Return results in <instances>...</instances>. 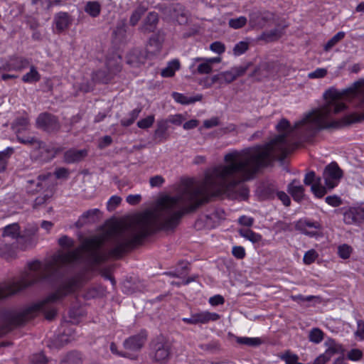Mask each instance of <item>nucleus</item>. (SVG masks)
Returning a JSON list of instances; mask_svg holds the SVG:
<instances>
[{
    "label": "nucleus",
    "mask_w": 364,
    "mask_h": 364,
    "mask_svg": "<svg viewBox=\"0 0 364 364\" xmlns=\"http://www.w3.org/2000/svg\"><path fill=\"white\" fill-rule=\"evenodd\" d=\"M180 68V63L178 60H173L168 63L166 68L161 70V75L164 77H169L174 75L175 72Z\"/></svg>",
    "instance_id": "obj_30"
},
{
    "label": "nucleus",
    "mask_w": 364,
    "mask_h": 364,
    "mask_svg": "<svg viewBox=\"0 0 364 364\" xmlns=\"http://www.w3.org/2000/svg\"><path fill=\"white\" fill-rule=\"evenodd\" d=\"M147 53L139 49L132 50L127 56V62L132 67H139L146 61Z\"/></svg>",
    "instance_id": "obj_13"
},
{
    "label": "nucleus",
    "mask_w": 364,
    "mask_h": 364,
    "mask_svg": "<svg viewBox=\"0 0 364 364\" xmlns=\"http://www.w3.org/2000/svg\"><path fill=\"white\" fill-rule=\"evenodd\" d=\"M36 126L48 133H57L61 127L58 117L48 112L41 113L37 117Z\"/></svg>",
    "instance_id": "obj_4"
},
{
    "label": "nucleus",
    "mask_w": 364,
    "mask_h": 364,
    "mask_svg": "<svg viewBox=\"0 0 364 364\" xmlns=\"http://www.w3.org/2000/svg\"><path fill=\"white\" fill-rule=\"evenodd\" d=\"M195 314L197 324L207 323L209 321H217L220 318V316L218 314L208 311L199 312Z\"/></svg>",
    "instance_id": "obj_23"
},
{
    "label": "nucleus",
    "mask_w": 364,
    "mask_h": 364,
    "mask_svg": "<svg viewBox=\"0 0 364 364\" xmlns=\"http://www.w3.org/2000/svg\"><path fill=\"white\" fill-rule=\"evenodd\" d=\"M173 97L177 102H179L182 105H188L198 101H200L203 98V96L202 95H197L195 97H186L183 94L173 92Z\"/></svg>",
    "instance_id": "obj_27"
},
{
    "label": "nucleus",
    "mask_w": 364,
    "mask_h": 364,
    "mask_svg": "<svg viewBox=\"0 0 364 364\" xmlns=\"http://www.w3.org/2000/svg\"><path fill=\"white\" fill-rule=\"evenodd\" d=\"M198 348L201 354H215L221 350L220 343L215 341H211L205 343H200L198 346Z\"/></svg>",
    "instance_id": "obj_19"
},
{
    "label": "nucleus",
    "mask_w": 364,
    "mask_h": 364,
    "mask_svg": "<svg viewBox=\"0 0 364 364\" xmlns=\"http://www.w3.org/2000/svg\"><path fill=\"white\" fill-rule=\"evenodd\" d=\"M154 122V116L149 115L147 117L139 120L137 122V126L140 129H147L151 127Z\"/></svg>",
    "instance_id": "obj_46"
},
{
    "label": "nucleus",
    "mask_w": 364,
    "mask_h": 364,
    "mask_svg": "<svg viewBox=\"0 0 364 364\" xmlns=\"http://www.w3.org/2000/svg\"><path fill=\"white\" fill-rule=\"evenodd\" d=\"M274 20V14L267 11H257L250 14L249 23L252 28H262L272 23Z\"/></svg>",
    "instance_id": "obj_6"
},
{
    "label": "nucleus",
    "mask_w": 364,
    "mask_h": 364,
    "mask_svg": "<svg viewBox=\"0 0 364 364\" xmlns=\"http://www.w3.org/2000/svg\"><path fill=\"white\" fill-rule=\"evenodd\" d=\"M219 124V120L218 117H213L210 119L205 120L203 122V126L206 129H210L214 127H216Z\"/></svg>",
    "instance_id": "obj_62"
},
{
    "label": "nucleus",
    "mask_w": 364,
    "mask_h": 364,
    "mask_svg": "<svg viewBox=\"0 0 364 364\" xmlns=\"http://www.w3.org/2000/svg\"><path fill=\"white\" fill-rule=\"evenodd\" d=\"M336 350L333 348H328L323 354L320 355L316 358L313 364H326L331 357L336 353Z\"/></svg>",
    "instance_id": "obj_35"
},
{
    "label": "nucleus",
    "mask_w": 364,
    "mask_h": 364,
    "mask_svg": "<svg viewBox=\"0 0 364 364\" xmlns=\"http://www.w3.org/2000/svg\"><path fill=\"white\" fill-rule=\"evenodd\" d=\"M110 350L113 354L117 355L119 356L129 358L131 359H136V356H132L130 353H122L117 350V346L114 343H112L110 344Z\"/></svg>",
    "instance_id": "obj_55"
},
{
    "label": "nucleus",
    "mask_w": 364,
    "mask_h": 364,
    "mask_svg": "<svg viewBox=\"0 0 364 364\" xmlns=\"http://www.w3.org/2000/svg\"><path fill=\"white\" fill-rule=\"evenodd\" d=\"M13 63V69L15 71L21 72L26 68L30 66L31 62L28 59L21 57L15 56L11 58Z\"/></svg>",
    "instance_id": "obj_29"
},
{
    "label": "nucleus",
    "mask_w": 364,
    "mask_h": 364,
    "mask_svg": "<svg viewBox=\"0 0 364 364\" xmlns=\"http://www.w3.org/2000/svg\"><path fill=\"white\" fill-rule=\"evenodd\" d=\"M212 66L208 61L200 63L197 67V73L200 75L209 74L212 72Z\"/></svg>",
    "instance_id": "obj_48"
},
{
    "label": "nucleus",
    "mask_w": 364,
    "mask_h": 364,
    "mask_svg": "<svg viewBox=\"0 0 364 364\" xmlns=\"http://www.w3.org/2000/svg\"><path fill=\"white\" fill-rule=\"evenodd\" d=\"M351 252V247L346 244L340 245L338 248V255L343 259H348L350 256Z\"/></svg>",
    "instance_id": "obj_47"
},
{
    "label": "nucleus",
    "mask_w": 364,
    "mask_h": 364,
    "mask_svg": "<svg viewBox=\"0 0 364 364\" xmlns=\"http://www.w3.org/2000/svg\"><path fill=\"white\" fill-rule=\"evenodd\" d=\"M267 68L268 64L267 63H262L259 66L255 68L250 76L257 77L265 76L266 75L263 73V72L267 70Z\"/></svg>",
    "instance_id": "obj_49"
},
{
    "label": "nucleus",
    "mask_w": 364,
    "mask_h": 364,
    "mask_svg": "<svg viewBox=\"0 0 364 364\" xmlns=\"http://www.w3.org/2000/svg\"><path fill=\"white\" fill-rule=\"evenodd\" d=\"M106 66L109 74H115L121 69L119 62L117 58L107 60Z\"/></svg>",
    "instance_id": "obj_41"
},
{
    "label": "nucleus",
    "mask_w": 364,
    "mask_h": 364,
    "mask_svg": "<svg viewBox=\"0 0 364 364\" xmlns=\"http://www.w3.org/2000/svg\"><path fill=\"white\" fill-rule=\"evenodd\" d=\"M85 11L90 16L97 17L101 12V4L97 1H87L85 6Z\"/></svg>",
    "instance_id": "obj_28"
},
{
    "label": "nucleus",
    "mask_w": 364,
    "mask_h": 364,
    "mask_svg": "<svg viewBox=\"0 0 364 364\" xmlns=\"http://www.w3.org/2000/svg\"><path fill=\"white\" fill-rule=\"evenodd\" d=\"M64 267H67V252L55 255L51 259L45 263L38 261L31 262L29 264V269L21 276L20 280L0 284V299L14 295L56 274Z\"/></svg>",
    "instance_id": "obj_2"
},
{
    "label": "nucleus",
    "mask_w": 364,
    "mask_h": 364,
    "mask_svg": "<svg viewBox=\"0 0 364 364\" xmlns=\"http://www.w3.org/2000/svg\"><path fill=\"white\" fill-rule=\"evenodd\" d=\"M232 253L237 259H242L245 256V249L240 246L233 247Z\"/></svg>",
    "instance_id": "obj_61"
},
{
    "label": "nucleus",
    "mask_w": 364,
    "mask_h": 364,
    "mask_svg": "<svg viewBox=\"0 0 364 364\" xmlns=\"http://www.w3.org/2000/svg\"><path fill=\"white\" fill-rule=\"evenodd\" d=\"M39 144H41L37 146L35 150L39 151L38 157L41 160L44 161H50L56 156V154L63 151L61 147H55L52 144H46L41 140Z\"/></svg>",
    "instance_id": "obj_9"
},
{
    "label": "nucleus",
    "mask_w": 364,
    "mask_h": 364,
    "mask_svg": "<svg viewBox=\"0 0 364 364\" xmlns=\"http://www.w3.org/2000/svg\"><path fill=\"white\" fill-rule=\"evenodd\" d=\"M2 237H10L12 239L21 238L20 226L18 223L6 225L1 235Z\"/></svg>",
    "instance_id": "obj_22"
},
{
    "label": "nucleus",
    "mask_w": 364,
    "mask_h": 364,
    "mask_svg": "<svg viewBox=\"0 0 364 364\" xmlns=\"http://www.w3.org/2000/svg\"><path fill=\"white\" fill-rule=\"evenodd\" d=\"M149 183L151 187H160L164 183V178L161 176L157 175L151 177Z\"/></svg>",
    "instance_id": "obj_60"
},
{
    "label": "nucleus",
    "mask_w": 364,
    "mask_h": 364,
    "mask_svg": "<svg viewBox=\"0 0 364 364\" xmlns=\"http://www.w3.org/2000/svg\"><path fill=\"white\" fill-rule=\"evenodd\" d=\"M147 339V334L145 331H141L139 333L132 336L124 341V347L125 349L131 351H139L144 346Z\"/></svg>",
    "instance_id": "obj_8"
},
{
    "label": "nucleus",
    "mask_w": 364,
    "mask_h": 364,
    "mask_svg": "<svg viewBox=\"0 0 364 364\" xmlns=\"http://www.w3.org/2000/svg\"><path fill=\"white\" fill-rule=\"evenodd\" d=\"M236 341L240 344L252 347H257L262 343V341L259 338L238 337Z\"/></svg>",
    "instance_id": "obj_34"
},
{
    "label": "nucleus",
    "mask_w": 364,
    "mask_h": 364,
    "mask_svg": "<svg viewBox=\"0 0 364 364\" xmlns=\"http://www.w3.org/2000/svg\"><path fill=\"white\" fill-rule=\"evenodd\" d=\"M101 213L98 208L88 210L80 216L79 222L82 224L95 223L100 218Z\"/></svg>",
    "instance_id": "obj_20"
},
{
    "label": "nucleus",
    "mask_w": 364,
    "mask_h": 364,
    "mask_svg": "<svg viewBox=\"0 0 364 364\" xmlns=\"http://www.w3.org/2000/svg\"><path fill=\"white\" fill-rule=\"evenodd\" d=\"M249 48V43L246 41H240L233 48L235 55H240L246 52Z\"/></svg>",
    "instance_id": "obj_45"
},
{
    "label": "nucleus",
    "mask_w": 364,
    "mask_h": 364,
    "mask_svg": "<svg viewBox=\"0 0 364 364\" xmlns=\"http://www.w3.org/2000/svg\"><path fill=\"white\" fill-rule=\"evenodd\" d=\"M284 26L274 28L271 31L263 32L259 38L267 42L277 41L284 35Z\"/></svg>",
    "instance_id": "obj_17"
},
{
    "label": "nucleus",
    "mask_w": 364,
    "mask_h": 364,
    "mask_svg": "<svg viewBox=\"0 0 364 364\" xmlns=\"http://www.w3.org/2000/svg\"><path fill=\"white\" fill-rule=\"evenodd\" d=\"M159 21L158 14L155 12H150L144 21L141 31L145 33L153 32Z\"/></svg>",
    "instance_id": "obj_18"
},
{
    "label": "nucleus",
    "mask_w": 364,
    "mask_h": 364,
    "mask_svg": "<svg viewBox=\"0 0 364 364\" xmlns=\"http://www.w3.org/2000/svg\"><path fill=\"white\" fill-rule=\"evenodd\" d=\"M58 244L63 248H70L74 246V241L69 237L64 235L59 238Z\"/></svg>",
    "instance_id": "obj_54"
},
{
    "label": "nucleus",
    "mask_w": 364,
    "mask_h": 364,
    "mask_svg": "<svg viewBox=\"0 0 364 364\" xmlns=\"http://www.w3.org/2000/svg\"><path fill=\"white\" fill-rule=\"evenodd\" d=\"M38 228L36 225H27L23 234L21 235V239L23 240V243L21 245L23 250L32 248L37 244L38 239L35 237V235L38 232Z\"/></svg>",
    "instance_id": "obj_7"
},
{
    "label": "nucleus",
    "mask_w": 364,
    "mask_h": 364,
    "mask_svg": "<svg viewBox=\"0 0 364 364\" xmlns=\"http://www.w3.org/2000/svg\"><path fill=\"white\" fill-rule=\"evenodd\" d=\"M309 339L314 343H319L323 339V333L318 328H312L309 333Z\"/></svg>",
    "instance_id": "obj_37"
},
{
    "label": "nucleus",
    "mask_w": 364,
    "mask_h": 364,
    "mask_svg": "<svg viewBox=\"0 0 364 364\" xmlns=\"http://www.w3.org/2000/svg\"><path fill=\"white\" fill-rule=\"evenodd\" d=\"M81 287V279L75 276L62 282L57 289L45 299L20 310L8 311L4 314L3 323L0 326V337L12 328L22 326L43 312L47 320L51 321L56 315V310L50 304L74 293Z\"/></svg>",
    "instance_id": "obj_1"
},
{
    "label": "nucleus",
    "mask_w": 364,
    "mask_h": 364,
    "mask_svg": "<svg viewBox=\"0 0 364 364\" xmlns=\"http://www.w3.org/2000/svg\"><path fill=\"white\" fill-rule=\"evenodd\" d=\"M30 68L29 72L22 76V81L26 83L37 82L41 80V75L38 72L36 68L33 65L28 66Z\"/></svg>",
    "instance_id": "obj_25"
},
{
    "label": "nucleus",
    "mask_w": 364,
    "mask_h": 364,
    "mask_svg": "<svg viewBox=\"0 0 364 364\" xmlns=\"http://www.w3.org/2000/svg\"><path fill=\"white\" fill-rule=\"evenodd\" d=\"M32 364H47L48 360L43 353L33 355L31 359Z\"/></svg>",
    "instance_id": "obj_59"
},
{
    "label": "nucleus",
    "mask_w": 364,
    "mask_h": 364,
    "mask_svg": "<svg viewBox=\"0 0 364 364\" xmlns=\"http://www.w3.org/2000/svg\"><path fill=\"white\" fill-rule=\"evenodd\" d=\"M247 19L245 16H240L235 18H231L229 20L228 25L230 27L234 29H239L246 25Z\"/></svg>",
    "instance_id": "obj_40"
},
{
    "label": "nucleus",
    "mask_w": 364,
    "mask_h": 364,
    "mask_svg": "<svg viewBox=\"0 0 364 364\" xmlns=\"http://www.w3.org/2000/svg\"><path fill=\"white\" fill-rule=\"evenodd\" d=\"M210 49L218 54H221L225 52V47L221 42L215 41L210 44Z\"/></svg>",
    "instance_id": "obj_56"
},
{
    "label": "nucleus",
    "mask_w": 364,
    "mask_h": 364,
    "mask_svg": "<svg viewBox=\"0 0 364 364\" xmlns=\"http://www.w3.org/2000/svg\"><path fill=\"white\" fill-rule=\"evenodd\" d=\"M14 153V149L12 147H7L5 150L0 151V162L8 164V161Z\"/></svg>",
    "instance_id": "obj_50"
},
{
    "label": "nucleus",
    "mask_w": 364,
    "mask_h": 364,
    "mask_svg": "<svg viewBox=\"0 0 364 364\" xmlns=\"http://www.w3.org/2000/svg\"><path fill=\"white\" fill-rule=\"evenodd\" d=\"M164 41V33L161 32H158L150 38L146 48L147 55H154L159 53L161 50Z\"/></svg>",
    "instance_id": "obj_11"
},
{
    "label": "nucleus",
    "mask_w": 364,
    "mask_h": 364,
    "mask_svg": "<svg viewBox=\"0 0 364 364\" xmlns=\"http://www.w3.org/2000/svg\"><path fill=\"white\" fill-rule=\"evenodd\" d=\"M0 258L11 262L18 258L17 247L0 240Z\"/></svg>",
    "instance_id": "obj_10"
},
{
    "label": "nucleus",
    "mask_w": 364,
    "mask_h": 364,
    "mask_svg": "<svg viewBox=\"0 0 364 364\" xmlns=\"http://www.w3.org/2000/svg\"><path fill=\"white\" fill-rule=\"evenodd\" d=\"M295 228L296 230L302 232L306 235H311V232H308L306 228H315L319 230L321 229V225L318 222H311L306 220H301L296 223Z\"/></svg>",
    "instance_id": "obj_21"
},
{
    "label": "nucleus",
    "mask_w": 364,
    "mask_h": 364,
    "mask_svg": "<svg viewBox=\"0 0 364 364\" xmlns=\"http://www.w3.org/2000/svg\"><path fill=\"white\" fill-rule=\"evenodd\" d=\"M327 70L326 68H317L314 72L308 74V77L310 79L322 78L327 75Z\"/></svg>",
    "instance_id": "obj_51"
},
{
    "label": "nucleus",
    "mask_w": 364,
    "mask_h": 364,
    "mask_svg": "<svg viewBox=\"0 0 364 364\" xmlns=\"http://www.w3.org/2000/svg\"><path fill=\"white\" fill-rule=\"evenodd\" d=\"M279 358L284 360L286 364H296L299 360V356L291 353L289 350L285 351L279 355Z\"/></svg>",
    "instance_id": "obj_43"
},
{
    "label": "nucleus",
    "mask_w": 364,
    "mask_h": 364,
    "mask_svg": "<svg viewBox=\"0 0 364 364\" xmlns=\"http://www.w3.org/2000/svg\"><path fill=\"white\" fill-rule=\"evenodd\" d=\"M326 186H323L321 184V178L315 176V181L311 186V191L317 198H322L327 193Z\"/></svg>",
    "instance_id": "obj_26"
},
{
    "label": "nucleus",
    "mask_w": 364,
    "mask_h": 364,
    "mask_svg": "<svg viewBox=\"0 0 364 364\" xmlns=\"http://www.w3.org/2000/svg\"><path fill=\"white\" fill-rule=\"evenodd\" d=\"M343 222L347 225L358 223L355 208H350L344 212Z\"/></svg>",
    "instance_id": "obj_33"
},
{
    "label": "nucleus",
    "mask_w": 364,
    "mask_h": 364,
    "mask_svg": "<svg viewBox=\"0 0 364 364\" xmlns=\"http://www.w3.org/2000/svg\"><path fill=\"white\" fill-rule=\"evenodd\" d=\"M87 150L71 149L64 154V161L67 164H73L82 161L87 156Z\"/></svg>",
    "instance_id": "obj_12"
},
{
    "label": "nucleus",
    "mask_w": 364,
    "mask_h": 364,
    "mask_svg": "<svg viewBox=\"0 0 364 364\" xmlns=\"http://www.w3.org/2000/svg\"><path fill=\"white\" fill-rule=\"evenodd\" d=\"M168 124L167 120H160L157 122V127L154 132L156 138H159L161 141L166 140L168 138L167 130Z\"/></svg>",
    "instance_id": "obj_24"
},
{
    "label": "nucleus",
    "mask_w": 364,
    "mask_h": 364,
    "mask_svg": "<svg viewBox=\"0 0 364 364\" xmlns=\"http://www.w3.org/2000/svg\"><path fill=\"white\" fill-rule=\"evenodd\" d=\"M342 176L343 171L335 162H332L326 166L323 173L325 185L328 190L336 187Z\"/></svg>",
    "instance_id": "obj_5"
},
{
    "label": "nucleus",
    "mask_w": 364,
    "mask_h": 364,
    "mask_svg": "<svg viewBox=\"0 0 364 364\" xmlns=\"http://www.w3.org/2000/svg\"><path fill=\"white\" fill-rule=\"evenodd\" d=\"M355 97L359 101V106L364 108V86L355 92Z\"/></svg>",
    "instance_id": "obj_64"
},
{
    "label": "nucleus",
    "mask_w": 364,
    "mask_h": 364,
    "mask_svg": "<svg viewBox=\"0 0 364 364\" xmlns=\"http://www.w3.org/2000/svg\"><path fill=\"white\" fill-rule=\"evenodd\" d=\"M325 200L328 205L333 207H338L342 204L341 198L336 195L327 196Z\"/></svg>",
    "instance_id": "obj_53"
},
{
    "label": "nucleus",
    "mask_w": 364,
    "mask_h": 364,
    "mask_svg": "<svg viewBox=\"0 0 364 364\" xmlns=\"http://www.w3.org/2000/svg\"><path fill=\"white\" fill-rule=\"evenodd\" d=\"M17 140L21 144L32 146L34 149H36V146H39L40 144V140L33 136H28L26 138H23L19 136H17Z\"/></svg>",
    "instance_id": "obj_44"
},
{
    "label": "nucleus",
    "mask_w": 364,
    "mask_h": 364,
    "mask_svg": "<svg viewBox=\"0 0 364 364\" xmlns=\"http://www.w3.org/2000/svg\"><path fill=\"white\" fill-rule=\"evenodd\" d=\"M318 255L314 250H311L306 252L304 256V262L306 264H310L314 262Z\"/></svg>",
    "instance_id": "obj_52"
},
{
    "label": "nucleus",
    "mask_w": 364,
    "mask_h": 364,
    "mask_svg": "<svg viewBox=\"0 0 364 364\" xmlns=\"http://www.w3.org/2000/svg\"><path fill=\"white\" fill-rule=\"evenodd\" d=\"M151 355L154 362L164 364L171 357V345L168 340L160 335L150 343Z\"/></svg>",
    "instance_id": "obj_3"
},
{
    "label": "nucleus",
    "mask_w": 364,
    "mask_h": 364,
    "mask_svg": "<svg viewBox=\"0 0 364 364\" xmlns=\"http://www.w3.org/2000/svg\"><path fill=\"white\" fill-rule=\"evenodd\" d=\"M347 357L351 360H359L363 357V353L358 349H353L348 352Z\"/></svg>",
    "instance_id": "obj_58"
},
{
    "label": "nucleus",
    "mask_w": 364,
    "mask_h": 364,
    "mask_svg": "<svg viewBox=\"0 0 364 364\" xmlns=\"http://www.w3.org/2000/svg\"><path fill=\"white\" fill-rule=\"evenodd\" d=\"M315 176H316V173L314 171L308 172L305 175V177L304 179V183H305V185H306V186L311 185V186L313 184V182H314V181H315Z\"/></svg>",
    "instance_id": "obj_63"
},
{
    "label": "nucleus",
    "mask_w": 364,
    "mask_h": 364,
    "mask_svg": "<svg viewBox=\"0 0 364 364\" xmlns=\"http://www.w3.org/2000/svg\"><path fill=\"white\" fill-rule=\"evenodd\" d=\"M122 198L117 196H113L110 198L107 203V209L109 210H114L117 205L120 204Z\"/></svg>",
    "instance_id": "obj_57"
},
{
    "label": "nucleus",
    "mask_w": 364,
    "mask_h": 364,
    "mask_svg": "<svg viewBox=\"0 0 364 364\" xmlns=\"http://www.w3.org/2000/svg\"><path fill=\"white\" fill-rule=\"evenodd\" d=\"M146 10V8L143 6L137 7L131 15L129 23L133 26L136 25L142 15L145 13Z\"/></svg>",
    "instance_id": "obj_39"
},
{
    "label": "nucleus",
    "mask_w": 364,
    "mask_h": 364,
    "mask_svg": "<svg viewBox=\"0 0 364 364\" xmlns=\"http://www.w3.org/2000/svg\"><path fill=\"white\" fill-rule=\"evenodd\" d=\"M287 191L296 201H301L304 198V188L296 179L288 185Z\"/></svg>",
    "instance_id": "obj_15"
},
{
    "label": "nucleus",
    "mask_w": 364,
    "mask_h": 364,
    "mask_svg": "<svg viewBox=\"0 0 364 364\" xmlns=\"http://www.w3.org/2000/svg\"><path fill=\"white\" fill-rule=\"evenodd\" d=\"M345 37V33L343 31H340L337 33L334 36H333L325 45L324 49L325 50H328L331 48H333L336 43H338L341 40H342Z\"/></svg>",
    "instance_id": "obj_42"
},
{
    "label": "nucleus",
    "mask_w": 364,
    "mask_h": 364,
    "mask_svg": "<svg viewBox=\"0 0 364 364\" xmlns=\"http://www.w3.org/2000/svg\"><path fill=\"white\" fill-rule=\"evenodd\" d=\"M233 81H235V76L232 74L230 70H229L213 75L210 78V82L208 83L206 87H210L215 83L220 85L223 84H230Z\"/></svg>",
    "instance_id": "obj_14"
},
{
    "label": "nucleus",
    "mask_w": 364,
    "mask_h": 364,
    "mask_svg": "<svg viewBox=\"0 0 364 364\" xmlns=\"http://www.w3.org/2000/svg\"><path fill=\"white\" fill-rule=\"evenodd\" d=\"M55 23L58 32H62L67 29L71 23L70 15L66 12H59L55 16Z\"/></svg>",
    "instance_id": "obj_16"
},
{
    "label": "nucleus",
    "mask_w": 364,
    "mask_h": 364,
    "mask_svg": "<svg viewBox=\"0 0 364 364\" xmlns=\"http://www.w3.org/2000/svg\"><path fill=\"white\" fill-rule=\"evenodd\" d=\"M63 362L67 364H81V355L80 353L76 351L70 352L65 355Z\"/></svg>",
    "instance_id": "obj_36"
},
{
    "label": "nucleus",
    "mask_w": 364,
    "mask_h": 364,
    "mask_svg": "<svg viewBox=\"0 0 364 364\" xmlns=\"http://www.w3.org/2000/svg\"><path fill=\"white\" fill-rule=\"evenodd\" d=\"M30 125V120L27 117L17 118L12 124L11 127L17 133L28 129Z\"/></svg>",
    "instance_id": "obj_31"
},
{
    "label": "nucleus",
    "mask_w": 364,
    "mask_h": 364,
    "mask_svg": "<svg viewBox=\"0 0 364 364\" xmlns=\"http://www.w3.org/2000/svg\"><path fill=\"white\" fill-rule=\"evenodd\" d=\"M239 233L242 237L250 240L252 243L259 242L262 240V236L259 234L253 232L250 229H240Z\"/></svg>",
    "instance_id": "obj_32"
},
{
    "label": "nucleus",
    "mask_w": 364,
    "mask_h": 364,
    "mask_svg": "<svg viewBox=\"0 0 364 364\" xmlns=\"http://www.w3.org/2000/svg\"><path fill=\"white\" fill-rule=\"evenodd\" d=\"M251 65H252V63H248L245 65H241L239 66H235V67L231 68L230 71H231L232 74L235 76V80L237 77L244 75Z\"/></svg>",
    "instance_id": "obj_38"
}]
</instances>
